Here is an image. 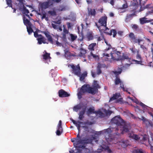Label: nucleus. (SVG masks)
Segmentation results:
<instances>
[{
    "label": "nucleus",
    "instance_id": "nucleus-57",
    "mask_svg": "<svg viewBox=\"0 0 153 153\" xmlns=\"http://www.w3.org/2000/svg\"><path fill=\"white\" fill-rule=\"evenodd\" d=\"M91 74L92 75V76L93 77H95L96 76V74H95L93 72H91Z\"/></svg>",
    "mask_w": 153,
    "mask_h": 153
},
{
    "label": "nucleus",
    "instance_id": "nucleus-52",
    "mask_svg": "<svg viewBox=\"0 0 153 153\" xmlns=\"http://www.w3.org/2000/svg\"><path fill=\"white\" fill-rule=\"evenodd\" d=\"M99 65H98V69L97 73V75H99V74L101 73V71L99 68Z\"/></svg>",
    "mask_w": 153,
    "mask_h": 153
},
{
    "label": "nucleus",
    "instance_id": "nucleus-3",
    "mask_svg": "<svg viewBox=\"0 0 153 153\" xmlns=\"http://www.w3.org/2000/svg\"><path fill=\"white\" fill-rule=\"evenodd\" d=\"M109 47L107 49H106V52L103 53V57L106 58V61L108 60V58L110 56L109 53L111 57V59L113 60H121L122 61L125 60L126 59L124 57V56H128L127 55L124 54L122 56L120 55V53L116 50L114 48L111 47L110 45H109Z\"/></svg>",
    "mask_w": 153,
    "mask_h": 153
},
{
    "label": "nucleus",
    "instance_id": "nucleus-26",
    "mask_svg": "<svg viewBox=\"0 0 153 153\" xmlns=\"http://www.w3.org/2000/svg\"><path fill=\"white\" fill-rule=\"evenodd\" d=\"M67 37L69 40L71 41H73L76 39L77 36L75 35L70 33V34H68V36Z\"/></svg>",
    "mask_w": 153,
    "mask_h": 153
},
{
    "label": "nucleus",
    "instance_id": "nucleus-32",
    "mask_svg": "<svg viewBox=\"0 0 153 153\" xmlns=\"http://www.w3.org/2000/svg\"><path fill=\"white\" fill-rule=\"evenodd\" d=\"M61 18L60 16H58L56 19L55 21H53V22L55 24H60L61 23Z\"/></svg>",
    "mask_w": 153,
    "mask_h": 153
},
{
    "label": "nucleus",
    "instance_id": "nucleus-55",
    "mask_svg": "<svg viewBox=\"0 0 153 153\" xmlns=\"http://www.w3.org/2000/svg\"><path fill=\"white\" fill-rule=\"evenodd\" d=\"M132 27L133 28L136 29L137 28V26L135 25H133Z\"/></svg>",
    "mask_w": 153,
    "mask_h": 153
},
{
    "label": "nucleus",
    "instance_id": "nucleus-1",
    "mask_svg": "<svg viewBox=\"0 0 153 153\" xmlns=\"http://www.w3.org/2000/svg\"><path fill=\"white\" fill-rule=\"evenodd\" d=\"M111 123H112L115 124L117 126V128L116 129L109 128L107 129H104L102 131L98 132L97 134L98 135L102 134L105 137V138L107 143H110V142L112 141L113 143V140L110 136V133L112 131H119L120 129V132L116 133L117 135H119L120 133L123 134L129 131L130 126L128 124H126L124 122L123 120L118 116H117L113 118L111 120Z\"/></svg>",
    "mask_w": 153,
    "mask_h": 153
},
{
    "label": "nucleus",
    "instance_id": "nucleus-38",
    "mask_svg": "<svg viewBox=\"0 0 153 153\" xmlns=\"http://www.w3.org/2000/svg\"><path fill=\"white\" fill-rule=\"evenodd\" d=\"M143 41V40L141 39H137L136 38L133 40L132 42L135 43H138L139 45H140V42Z\"/></svg>",
    "mask_w": 153,
    "mask_h": 153
},
{
    "label": "nucleus",
    "instance_id": "nucleus-14",
    "mask_svg": "<svg viewBox=\"0 0 153 153\" xmlns=\"http://www.w3.org/2000/svg\"><path fill=\"white\" fill-rule=\"evenodd\" d=\"M49 41L52 44L56 43L58 46H61V44L60 43L57 41H53L52 38L50 35L48 31H45L43 32Z\"/></svg>",
    "mask_w": 153,
    "mask_h": 153
},
{
    "label": "nucleus",
    "instance_id": "nucleus-44",
    "mask_svg": "<svg viewBox=\"0 0 153 153\" xmlns=\"http://www.w3.org/2000/svg\"><path fill=\"white\" fill-rule=\"evenodd\" d=\"M54 23H53V22H52V27L54 29H56V30H58V26H59V25H56Z\"/></svg>",
    "mask_w": 153,
    "mask_h": 153
},
{
    "label": "nucleus",
    "instance_id": "nucleus-12",
    "mask_svg": "<svg viewBox=\"0 0 153 153\" xmlns=\"http://www.w3.org/2000/svg\"><path fill=\"white\" fill-rule=\"evenodd\" d=\"M23 20L24 24L27 27V31L29 34L30 35L33 32L32 29L33 25L30 21L25 18V15L24 16Z\"/></svg>",
    "mask_w": 153,
    "mask_h": 153
},
{
    "label": "nucleus",
    "instance_id": "nucleus-9",
    "mask_svg": "<svg viewBox=\"0 0 153 153\" xmlns=\"http://www.w3.org/2000/svg\"><path fill=\"white\" fill-rule=\"evenodd\" d=\"M99 145H100V149H97V152H100L103 150L109 153H111V151L109 149L108 146H106V143L105 142H103L102 140L97 141Z\"/></svg>",
    "mask_w": 153,
    "mask_h": 153
},
{
    "label": "nucleus",
    "instance_id": "nucleus-34",
    "mask_svg": "<svg viewBox=\"0 0 153 153\" xmlns=\"http://www.w3.org/2000/svg\"><path fill=\"white\" fill-rule=\"evenodd\" d=\"M96 43H92L90 44L88 47V49L91 51L94 50V48L96 45Z\"/></svg>",
    "mask_w": 153,
    "mask_h": 153
},
{
    "label": "nucleus",
    "instance_id": "nucleus-6",
    "mask_svg": "<svg viewBox=\"0 0 153 153\" xmlns=\"http://www.w3.org/2000/svg\"><path fill=\"white\" fill-rule=\"evenodd\" d=\"M68 67H71L72 69V72L75 75L79 77V79L81 81H83L85 77L87 76V72H84L82 74L80 75V69L78 65L75 66L73 65H68Z\"/></svg>",
    "mask_w": 153,
    "mask_h": 153
},
{
    "label": "nucleus",
    "instance_id": "nucleus-33",
    "mask_svg": "<svg viewBox=\"0 0 153 153\" xmlns=\"http://www.w3.org/2000/svg\"><path fill=\"white\" fill-rule=\"evenodd\" d=\"M85 108L84 110H82V111H80L79 114V119L80 120H82V119L83 118V115L85 111Z\"/></svg>",
    "mask_w": 153,
    "mask_h": 153
},
{
    "label": "nucleus",
    "instance_id": "nucleus-21",
    "mask_svg": "<svg viewBox=\"0 0 153 153\" xmlns=\"http://www.w3.org/2000/svg\"><path fill=\"white\" fill-rule=\"evenodd\" d=\"M120 94L119 93H116L114 94L113 96L110 98L109 102H110L111 101L115 99L119 98L118 100V102H121L122 101V99L120 98Z\"/></svg>",
    "mask_w": 153,
    "mask_h": 153
},
{
    "label": "nucleus",
    "instance_id": "nucleus-63",
    "mask_svg": "<svg viewBox=\"0 0 153 153\" xmlns=\"http://www.w3.org/2000/svg\"><path fill=\"white\" fill-rule=\"evenodd\" d=\"M76 2L78 4H79V0H75Z\"/></svg>",
    "mask_w": 153,
    "mask_h": 153
},
{
    "label": "nucleus",
    "instance_id": "nucleus-64",
    "mask_svg": "<svg viewBox=\"0 0 153 153\" xmlns=\"http://www.w3.org/2000/svg\"><path fill=\"white\" fill-rule=\"evenodd\" d=\"M151 51L152 52L153 55V47H152L151 48Z\"/></svg>",
    "mask_w": 153,
    "mask_h": 153
},
{
    "label": "nucleus",
    "instance_id": "nucleus-43",
    "mask_svg": "<svg viewBox=\"0 0 153 153\" xmlns=\"http://www.w3.org/2000/svg\"><path fill=\"white\" fill-rule=\"evenodd\" d=\"M129 36L131 40V42L133 41V40L134 39L135 37L134 35V34L132 33H131L129 35Z\"/></svg>",
    "mask_w": 153,
    "mask_h": 153
},
{
    "label": "nucleus",
    "instance_id": "nucleus-16",
    "mask_svg": "<svg viewBox=\"0 0 153 153\" xmlns=\"http://www.w3.org/2000/svg\"><path fill=\"white\" fill-rule=\"evenodd\" d=\"M124 57L126 59V60H128L131 64H140L141 65H143V62L142 60H140L138 61L134 59H131L128 56H124Z\"/></svg>",
    "mask_w": 153,
    "mask_h": 153
},
{
    "label": "nucleus",
    "instance_id": "nucleus-29",
    "mask_svg": "<svg viewBox=\"0 0 153 153\" xmlns=\"http://www.w3.org/2000/svg\"><path fill=\"white\" fill-rule=\"evenodd\" d=\"M62 47H64V51L65 53V57H66L68 56L70 54L69 52L68 47L66 45H65V46H64L63 45Z\"/></svg>",
    "mask_w": 153,
    "mask_h": 153
},
{
    "label": "nucleus",
    "instance_id": "nucleus-48",
    "mask_svg": "<svg viewBox=\"0 0 153 153\" xmlns=\"http://www.w3.org/2000/svg\"><path fill=\"white\" fill-rule=\"evenodd\" d=\"M41 18L42 19H45V20L46 21H48V18L46 17V15L45 14H44L42 15V16Z\"/></svg>",
    "mask_w": 153,
    "mask_h": 153
},
{
    "label": "nucleus",
    "instance_id": "nucleus-59",
    "mask_svg": "<svg viewBox=\"0 0 153 153\" xmlns=\"http://www.w3.org/2000/svg\"><path fill=\"white\" fill-rule=\"evenodd\" d=\"M153 12V11H152L151 12H150V11H149V12H148L146 13V16H147V15H149V14H150L151 13H152Z\"/></svg>",
    "mask_w": 153,
    "mask_h": 153
},
{
    "label": "nucleus",
    "instance_id": "nucleus-54",
    "mask_svg": "<svg viewBox=\"0 0 153 153\" xmlns=\"http://www.w3.org/2000/svg\"><path fill=\"white\" fill-rule=\"evenodd\" d=\"M117 33L120 35L122 36L123 33V32L122 31H119Z\"/></svg>",
    "mask_w": 153,
    "mask_h": 153
},
{
    "label": "nucleus",
    "instance_id": "nucleus-47",
    "mask_svg": "<svg viewBox=\"0 0 153 153\" xmlns=\"http://www.w3.org/2000/svg\"><path fill=\"white\" fill-rule=\"evenodd\" d=\"M67 24L68 29H71V27L73 26L72 24L69 22H67Z\"/></svg>",
    "mask_w": 153,
    "mask_h": 153
},
{
    "label": "nucleus",
    "instance_id": "nucleus-56",
    "mask_svg": "<svg viewBox=\"0 0 153 153\" xmlns=\"http://www.w3.org/2000/svg\"><path fill=\"white\" fill-rule=\"evenodd\" d=\"M110 4L112 6L114 5V2L113 0H111L110 2Z\"/></svg>",
    "mask_w": 153,
    "mask_h": 153
},
{
    "label": "nucleus",
    "instance_id": "nucleus-19",
    "mask_svg": "<svg viewBox=\"0 0 153 153\" xmlns=\"http://www.w3.org/2000/svg\"><path fill=\"white\" fill-rule=\"evenodd\" d=\"M65 8L64 6H61L59 8L55 10H54L53 11H49L48 12V13L52 16H54L56 14V13L57 12L59 11H62L65 10Z\"/></svg>",
    "mask_w": 153,
    "mask_h": 153
},
{
    "label": "nucleus",
    "instance_id": "nucleus-40",
    "mask_svg": "<svg viewBox=\"0 0 153 153\" xmlns=\"http://www.w3.org/2000/svg\"><path fill=\"white\" fill-rule=\"evenodd\" d=\"M93 86L94 88H94L96 89V91L97 90V88H99V86L97 83V82L96 81H94L93 83Z\"/></svg>",
    "mask_w": 153,
    "mask_h": 153
},
{
    "label": "nucleus",
    "instance_id": "nucleus-22",
    "mask_svg": "<svg viewBox=\"0 0 153 153\" xmlns=\"http://www.w3.org/2000/svg\"><path fill=\"white\" fill-rule=\"evenodd\" d=\"M59 95L60 97H66L69 96L70 95L63 90H60L59 92Z\"/></svg>",
    "mask_w": 153,
    "mask_h": 153
},
{
    "label": "nucleus",
    "instance_id": "nucleus-4",
    "mask_svg": "<svg viewBox=\"0 0 153 153\" xmlns=\"http://www.w3.org/2000/svg\"><path fill=\"white\" fill-rule=\"evenodd\" d=\"M107 17L104 16L100 18L99 21V23L100 25L98 26L97 24L96 23L99 30L100 32H104L105 33H107L110 35H113V37H115L117 34V32L115 30L112 29L109 32L107 31L108 30V28L106 27Z\"/></svg>",
    "mask_w": 153,
    "mask_h": 153
},
{
    "label": "nucleus",
    "instance_id": "nucleus-51",
    "mask_svg": "<svg viewBox=\"0 0 153 153\" xmlns=\"http://www.w3.org/2000/svg\"><path fill=\"white\" fill-rule=\"evenodd\" d=\"M136 153H143L141 149H138L136 150Z\"/></svg>",
    "mask_w": 153,
    "mask_h": 153
},
{
    "label": "nucleus",
    "instance_id": "nucleus-58",
    "mask_svg": "<svg viewBox=\"0 0 153 153\" xmlns=\"http://www.w3.org/2000/svg\"><path fill=\"white\" fill-rule=\"evenodd\" d=\"M102 37H98L97 38V40L98 41H100L102 39Z\"/></svg>",
    "mask_w": 153,
    "mask_h": 153
},
{
    "label": "nucleus",
    "instance_id": "nucleus-37",
    "mask_svg": "<svg viewBox=\"0 0 153 153\" xmlns=\"http://www.w3.org/2000/svg\"><path fill=\"white\" fill-rule=\"evenodd\" d=\"M94 108H90L88 110L87 114L88 115L90 114H92L94 113Z\"/></svg>",
    "mask_w": 153,
    "mask_h": 153
},
{
    "label": "nucleus",
    "instance_id": "nucleus-62",
    "mask_svg": "<svg viewBox=\"0 0 153 153\" xmlns=\"http://www.w3.org/2000/svg\"><path fill=\"white\" fill-rule=\"evenodd\" d=\"M110 16L111 17H112V16H114V14L112 13H110Z\"/></svg>",
    "mask_w": 153,
    "mask_h": 153
},
{
    "label": "nucleus",
    "instance_id": "nucleus-25",
    "mask_svg": "<svg viewBox=\"0 0 153 153\" xmlns=\"http://www.w3.org/2000/svg\"><path fill=\"white\" fill-rule=\"evenodd\" d=\"M118 144L121 145L124 148L128 145V141L127 140H122L121 141L119 142Z\"/></svg>",
    "mask_w": 153,
    "mask_h": 153
},
{
    "label": "nucleus",
    "instance_id": "nucleus-15",
    "mask_svg": "<svg viewBox=\"0 0 153 153\" xmlns=\"http://www.w3.org/2000/svg\"><path fill=\"white\" fill-rule=\"evenodd\" d=\"M71 120L72 122L77 127L79 132L80 131V128L81 127H82L83 128H85L83 126L84 125V123L79 121H76L72 119H71Z\"/></svg>",
    "mask_w": 153,
    "mask_h": 153
},
{
    "label": "nucleus",
    "instance_id": "nucleus-17",
    "mask_svg": "<svg viewBox=\"0 0 153 153\" xmlns=\"http://www.w3.org/2000/svg\"><path fill=\"white\" fill-rule=\"evenodd\" d=\"M17 1L19 2L21 5H22L23 6L22 7L20 8L21 11L22 12L23 14L25 15L26 16L29 18V15L28 14V13H29V10L27 9H26V8L24 7L22 4V0H17Z\"/></svg>",
    "mask_w": 153,
    "mask_h": 153
},
{
    "label": "nucleus",
    "instance_id": "nucleus-10",
    "mask_svg": "<svg viewBox=\"0 0 153 153\" xmlns=\"http://www.w3.org/2000/svg\"><path fill=\"white\" fill-rule=\"evenodd\" d=\"M39 32L40 31L39 30H36V31L34 32V36L37 38V39L38 41V43L39 45H41L42 43L44 44H48V43L46 42V39L41 35L38 34V33H39Z\"/></svg>",
    "mask_w": 153,
    "mask_h": 153
},
{
    "label": "nucleus",
    "instance_id": "nucleus-49",
    "mask_svg": "<svg viewBox=\"0 0 153 153\" xmlns=\"http://www.w3.org/2000/svg\"><path fill=\"white\" fill-rule=\"evenodd\" d=\"M137 55L136 56V59H140V60H142V58L140 55L139 54V53H137Z\"/></svg>",
    "mask_w": 153,
    "mask_h": 153
},
{
    "label": "nucleus",
    "instance_id": "nucleus-28",
    "mask_svg": "<svg viewBox=\"0 0 153 153\" xmlns=\"http://www.w3.org/2000/svg\"><path fill=\"white\" fill-rule=\"evenodd\" d=\"M86 53V51L83 49H81L80 50L79 53V54L78 56L80 57L84 58Z\"/></svg>",
    "mask_w": 153,
    "mask_h": 153
},
{
    "label": "nucleus",
    "instance_id": "nucleus-41",
    "mask_svg": "<svg viewBox=\"0 0 153 153\" xmlns=\"http://www.w3.org/2000/svg\"><path fill=\"white\" fill-rule=\"evenodd\" d=\"M88 14L89 15L94 16L95 14V12L94 9L88 10Z\"/></svg>",
    "mask_w": 153,
    "mask_h": 153
},
{
    "label": "nucleus",
    "instance_id": "nucleus-61",
    "mask_svg": "<svg viewBox=\"0 0 153 153\" xmlns=\"http://www.w3.org/2000/svg\"><path fill=\"white\" fill-rule=\"evenodd\" d=\"M150 135L151 137V138H152V140H153V134H152V133H150Z\"/></svg>",
    "mask_w": 153,
    "mask_h": 153
},
{
    "label": "nucleus",
    "instance_id": "nucleus-5",
    "mask_svg": "<svg viewBox=\"0 0 153 153\" xmlns=\"http://www.w3.org/2000/svg\"><path fill=\"white\" fill-rule=\"evenodd\" d=\"M96 92V89L91 87L88 85H83L77 94L78 98L80 99L82 97V95L83 93L87 92L93 94Z\"/></svg>",
    "mask_w": 153,
    "mask_h": 153
},
{
    "label": "nucleus",
    "instance_id": "nucleus-31",
    "mask_svg": "<svg viewBox=\"0 0 153 153\" xmlns=\"http://www.w3.org/2000/svg\"><path fill=\"white\" fill-rule=\"evenodd\" d=\"M128 61L129 62V63L126 64L124 66H123V69L125 70L128 68L129 67L130 65L131 64L128 60H127L126 59L124 61L123 60V61H122V62H123L124 61L128 62Z\"/></svg>",
    "mask_w": 153,
    "mask_h": 153
},
{
    "label": "nucleus",
    "instance_id": "nucleus-35",
    "mask_svg": "<svg viewBox=\"0 0 153 153\" xmlns=\"http://www.w3.org/2000/svg\"><path fill=\"white\" fill-rule=\"evenodd\" d=\"M146 19H147L145 17L140 19V23L142 24H143L144 23L148 22V21L146 20Z\"/></svg>",
    "mask_w": 153,
    "mask_h": 153
},
{
    "label": "nucleus",
    "instance_id": "nucleus-23",
    "mask_svg": "<svg viewBox=\"0 0 153 153\" xmlns=\"http://www.w3.org/2000/svg\"><path fill=\"white\" fill-rule=\"evenodd\" d=\"M81 108L82 109V110L85 108V110L86 108L85 106H84L83 104H79L75 106L74 107L73 110L75 111H77L78 110Z\"/></svg>",
    "mask_w": 153,
    "mask_h": 153
},
{
    "label": "nucleus",
    "instance_id": "nucleus-60",
    "mask_svg": "<svg viewBox=\"0 0 153 153\" xmlns=\"http://www.w3.org/2000/svg\"><path fill=\"white\" fill-rule=\"evenodd\" d=\"M57 30H59V31H61L62 30V29L61 28V27H60L59 26H58V29Z\"/></svg>",
    "mask_w": 153,
    "mask_h": 153
},
{
    "label": "nucleus",
    "instance_id": "nucleus-46",
    "mask_svg": "<svg viewBox=\"0 0 153 153\" xmlns=\"http://www.w3.org/2000/svg\"><path fill=\"white\" fill-rule=\"evenodd\" d=\"M7 2V4L8 5V6L10 7H12L11 6V0H6Z\"/></svg>",
    "mask_w": 153,
    "mask_h": 153
},
{
    "label": "nucleus",
    "instance_id": "nucleus-7",
    "mask_svg": "<svg viewBox=\"0 0 153 153\" xmlns=\"http://www.w3.org/2000/svg\"><path fill=\"white\" fill-rule=\"evenodd\" d=\"M122 69L120 68H118L117 70H115L113 71L112 73V75L115 76L116 79L115 80V84L116 85H118L120 83V87L123 88V90L124 91H128V90L126 88H125L124 87V85L123 82L120 80L119 77L117 76L120 74L122 72Z\"/></svg>",
    "mask_w": 153,
    "mask_h": 153
},
{
    "label": "nucleus",
    "instance_id": "nucleus-18",
    "mask_svg": "<svg viewBox=\"0 0 153 153\" xmlns=\"http://www.w3.org/2000/svg\"><path fill=\"white\" fill-rule=\"evenodd\" d=\"M62 132V121L59 120L57 126V130L56 131V134L57 135H60Z\"/></svg>",
    "mask_w": 153,
    "mask_h": 153
},
{
    "label": "nucleus",
    "instance_id": "nucleus-13",
    "mask_svg": "<svg viewBox=\"0 0 153 153\" xmlns=\"http://www.w3.org/2000/svg\"><path fill=\"white\" fill-rule=\"evenodd\" d=\"M112 112L110 111L102 109L100 110L97 112V115L100 117H103L105 116L110 115Z\"/></svg>",
    "mask_w": 153,
    "mask_h": 153
},
{
    "label": "nucleus",
    "instance_id": "nucleus-20",
    "mask_svg": "<svg viewBox=\"0 0 153 153\" xmlns=\"http://www.w3.org/2000/svg\"><path fill=\"white\" fill-rule=\"evenodd\" d=\"M140 119L143 121L147 127H153L151 123L143 117H141Z\"/></svg>",
    "mask_w": 153,
    "mask_h": 153
},
{
    "label": "nucleus",
    "instance_id": "nucleus-39",
    "mask_svg": "<svg viewBox=\"0 0 153 153\" xmlns=\"http://www.w3.org/2000/svg\"><path fill=\"white\" fill-rule=\"evenodd\" d=\"M142 0H139L140 3L141 4V1ZM137 4V1L136 0H132V1H131V6H134Z\"/></svg>",
    "mask_w": 153,
    "mask_h": 153
},
{
    "label": "nucleus",
    "instance_id": "nucleus-2",
    "mask_svg": "<svg viewBox=\"0 0 153 153\" xmlns=\"http://www.w3.org/2000/svg\"><path fill=\"white\" fill-rule=\"evenodd\" d=\"M71 141L74 143L76 149L69 151L70 153H87L89 152V149L86 148L85 144L91 141L82 139L79 136V134L76 138L71 140Z\"/></svg>",
    "mask_w": 153,
    "mask_h": 153
},
{
    "label": "nucleus",
    "instance_id": "nucleus-36",
    "mask_svg": "<svg viewBox=\"0 0 153 153\" xmlns=\"http://www.w3.org/2000/svg\"><path fill=\"white\" fill-rule=\"evenodd\" d=\"M134 101L137 104L140 105L141 106L143 107L144 108H145L146 107H147V106L146 105L144 104H143L141 102H139L137 100H135Z\"/></svg>",
    "mask_w": 153,
    "mask_h": 153
},
{
    "label": "nucleus",
    "instance_id": "nucleus-50",
    "mask_svg": "<svg viewBox=\"0 0 153 153\" xmlns=\"http://www.w3.org/2000/svg\"><path fill=\"white\" fill-rule=\"evenodd\" d=\"M88 38L89 40H91L93 39V36L91 34H88Z\"/></svg>",
    "mask_w": 153,
    "mask_h": 153
},
{
    "label": "nucleus",
    "instance_id": "nucleus-24",
    "mask_svg": "<svg viewBox=\"0 0 153 153\" xmlns=\"http://www.w3.org/2000/svg\"><path fill=\"white\" fill-rule=\"evenodd\" d=\"M125 3H124L122 5V7L120 8L119 9V11L120 13L125 12L126 11V10H125L128 7V4L126 1V0H124Z\"/></svg>",
    "mask_w": 153,
    "mask_h": 153
},
{
    "label": "nucleus",
    "instance_id": "nucleus-53",
    "mask_svg": "<svg viewBox=\"0 0 153 153\" xmlns=\"http://www.w3.org/2000/svg\"><path fill=\"white\" fill-rule=\"evenodd\" d=\"M140 48L144 50H146V48L142 45H140Z\"/></svg>",
    "mask_w": 153,
    "mask_h": 153
},
{
    "label": "nucleus",
    "instance_id": "nucleus-30",
    "mask_svg": "<svg viewBox=\"0 0 153 153\" xmlns=\"http://www.w3.org/2000/svg\"><path fill=\"white\" fill-rule=\"evenodd\" d=\"M43 59L45 60H49L50 61L51 57L50 56V54L47 53L43 55Z\"/></svg>",
    "mask_w": 153,
    "mask_h": 153
},
{
    "label": "nucleus",
    "instance_id": "nucleus-11",
    "mask_svg": "<svg viewBox=\"0 0 153 153\" xmlns=\"http://www.w3.org/2000/svg\"><path fill=\"white\" fill-rule=\"evenodd\" d=\"M141 137L140 136L139 137L138 136L134 134L133 133L131 132L129 134V137H130L136 140H138L139 139L140 140L141 139H143V142H141L143 143H144V142L146 141H148L149 142V140H148V137L147 135L145 134L143 136L141 135Z\"/></svg>",
    "mask_w": 153,
    "mask_h": 153
},
{
    "label": "nucleus",
    "instance_id": "nucleus-42",
    "mask_svg": "<svg viewBox=\"0 0 153 153\" xmlns=\"http://www.w3.org/2000/svg\"><path fill=\"white\" fill-rule=\"evenodd\" d=\"M130 50L134 54H135L136 53H139V51L137 50V49H134L133 48H130Z\"/></svg>",
    "mask_w": 153,
    "mask_h": 153
},
{
    "label": "nucleus",
    "instance_id": "nucleus-8",
    "mask_svg": "<svg viewBox=\"0 0 153 153\" xmlns=\"http://www.w3.org/2000/svg\"><path fill=\"white\" fill-rule=\"evenodd\" d=\"M61 0H49L48 1L45 2H40L39 6L42 9H45L48 8L50 6L53 4L54 2H59Z\"/></svg>",
    "mask_w": 153,
    "mask_h": 153
},
{
    "label": "nucleus",
    "instance_id": "nucleus-27",
    "mask_svg": "<svg viewBox=\"0 0 153 153\" xmlns=\"http://www.w3.org/2000/svg\"><path fill=\"white\" fill-rule=\"evenodd\" d=\"M64 27L63 33V37L64 39H66V36H68V34H70L68 32V31L65 28V25H63Z\"/></svg>",
    "mask_w": 153,
    "mask_h": 153
},
{
    "label": "nucleus",
    "instance_id": "nucleus-45",
    "mask_svg": "<svg viewBox=\"0 0 153 153\" xmlns=\"http://www.w3.org/2000/svg\"><path fill=\"white\" fill-rule=\"evenodd\" d=\"M90 56L94 59H97L98 57L97 56L94 54L92 52L90 53Z\"/></svg>",
    "mask_w": 153,
    "mask_h": 153
}]
</instances>
